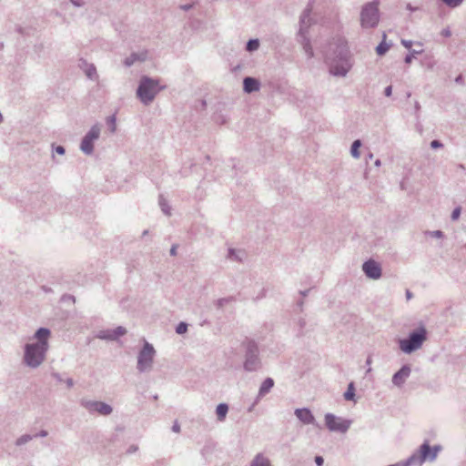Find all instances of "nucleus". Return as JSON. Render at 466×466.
<instances>
[{
    "label": "nucleus",
    "mask_w": 466,
    "mask_h": 466,
    "mask_svg": "<svg viewBox=\"0 0 466 466\" xmlns=\"http://www.w3.org/2000/svg\"><path fill=\"white\" fill-rule=\"evenodd\" d=\"M147 233H148V231H147V230H145V231L143 232V236L147 235Z\"/></svg>",
    "instance_id": "nucleus-61"
},
{
    "label": "nucleus",
    "mask_w": 466,
    "mask_h": 466,
    "mask_svg": "<svg viewBox=\"0 0 466 466\" xmlns=\"http://www.w3.org/2000/svg\"><path fill=\"white\" fill-rule=\"evenodd\" d=\"M366 364L369 365V366L371 364V358L370 357H368V359L366 360Z\"/></svg>",
    "instance_id": "nucleus-58"
},
{
    "label": "nucleus",
    "mask_w": 466,
    "mask_h": 466,
    "mask_svg": "<svg viewBox=\"0 0 466 466\" xmlns=\"http://www.w3.org/2000/svg\"><path fill=\"white\" fill-rule=\"evenodd\" d=\"M431 234H432V236H434L436 238H441L443 235L442 231H441V230H435Z\"/></svg>",
    "instance_id": "nucleus-48"
},
{
    "label": "nucleus",
    "mask_w": 466,
    "mask_h": 466,
    "mask_svg": "<svg viewBox=\"0 0 466 466\" xmlns=\"http://www.w3.org/2000/svg\"><path fill=\"white\" fill-rule=\"evenodd\" d=\"M297 41L301 45L303 51L307 55L308 58L314 56L313 48L310 44L309 36L297 37Z\"/></svg>",
    "instance_id": "nucleus-21"
},
{
    "label": "nucleus",
    "mask_w": 466,
    "mask_h": 466,
    "mask_svg": "<svg viewBox=\"0 0 466 466\" xmlns=\"http://www.w3.org/2000/svg\"><path fill=\"white\" fill-rule=\"evenodd\" d=\"M329 72L334 76L345 77L352 67V59L347 43L339 39L332 54L326 56Z\"/></svg>",
    "instance_id": "nucleus-1"
},
{
    "label": "nucleus",
    "mask_w": 466,
    "mask_h": 466,
    "mask_svg": "<svg viewBox=\"0 0 466 466\" xmlns=\"http://www.w3.org/2000/svg\"><path fill=\"white\" fill-rule=\"evenodd\" d=\"M361 147V141L360 139L355 140L350 147V154L352 157L358 159L360 157V147Z\"/></svg>",
    "instance_id": "nucleus-25"
},
{
    "label": "nucleus",
    "mask_w": 466,
    "mask_h": 466,
    "mask_svg": "<svg viewBox=\"0 0 466 466\" xmlns=\"http://www.w3.org/2000/svg\"><path fill=\"white\" fill-rule=\"evenodd\" d=\"M442 146H443L442 143L441 141H439V140H432L431 142V147L433 149H437V148L442 147Z\"/></svg>",
    "instance_id": "nucleus-36"
},
{
    "label": "nucleus",
    "mask_w": 466,
    "mask_h": 466,
    "mask_svg": "<svg viewBox=\"0 0 466 466\" xmlns=\"http://www.w3.org/2000/svg\"><path fill=\"white\" fill-rule=\"evenodd\" d=\"M355 397V389L353 382H350L348 386L346 392L344 393V398L347 400H352Z\"/></svg>",
    "instance_id": "nucleus-27"
},
{
    "label": "nucleus",
    "mask_w": 466,
    "mask_h": 466,
    "mask_svg": "<svg viewBox=\"0 0 466 466\" xmlns=\"http://www.w3.org/2000/svg\"><path fill=\"white\" fill-rule=\"evenodd\" d=\"M250 466H272L269 459L262 453H258L252 461Z\"/></svg>",
    "instance_id": "nucleus-23"
},
{
    "label": "nucleus",
    "mask_w": 466,
    "mask_h": 466,
    "mask_svg": "<svg viewBox=\"0 0 466 466\" xmlns=\"http://www.w3.org/2000/svg\"><path fill=\"white\" fill-rule=\"evenodd\" d=\"M49 336L50 330L48 329L40 328L34 336L37 342L25 345L24 361L28 367L35 369L43 363L48 350L47 339Z\"/></svg>",
    "instance_id": "nucleus-2"
},
{
    "label": "nucleus",
    "mask_w": 466,
    "mask_h": 466,
    "mask_svg": "<svg viewBox=\"0 0 466 466\" xmlns=\"http://www.w3.org/2000/svg\"><path fill=\"white\" fill-rule=\"evenodd\" d=\"M172 431H173L174 432H177V433L180 432V425L178 424V422H177V421H175V422H174V424H173V426H172Z\"/></svg>",
    "instance_id": "nucleus-44"
},
{
    "label": "nucleus",
    "mask_w": 466,
    "mask_h": 466,
    "mask_svg": "<svg viewBox=\"0 0 466 466\" xmlns=\"http://www.w3.org/2000/svg\"><path fill=\"white\" fill-rule=\"evenodd\" d=\"M66 383H67V386H68V387H72V386H73V380H72V379H68V380H66Z\"/></svg>",
    "instance_id": "nucleus-54"
},
{
    "label": "nucleus",
    "mask_w": 466,
    "mask_h": 466,
    "mask_svg": "<svg viewBox=\"0 0 466 466\" xmlns=\"http://www.w3.org/2000/svg\"><path fill=\"white\" fill-rule=\"evenodd\" d=\"M455 82L459 85H462L463 84V77L461 75H459L456 78H455Z\"/></svg>",
    "instance_id": "nucleus-47"
},
{
    "label": "nucleus",
    "mask_w": 466,
    "mask_h": 466,
    "mask_svg": "<svg viewBox=\"0 0 466 466\" xmlns=\"http://www.w3.org/2000/svg\"><path fill=\"white\" fill-rule=\"evenodd\" d=\"M228 411V406L226 403H220L217 406L216 414L218 420L224 421Z\"/></svg>",
    "instance_id": "nucleus-24"
},
{
    "label": "nucleus",
    "mask_w": 466,
    "mask_h": 466,
    "mask_svg": "<svg viewBox=\"0 0 466 466\" xmlns=\"http://www.w3.org/2000/svg\"><path fill=\"white\" fill-rule=\"evenodd\" d=\"M421 53H422V49H420V50L413 49V50H411L410 52V54L405 56V59H404L405 63L410 64L412 62L413 57L416 55H420Z\"/></svg>",
    "instance_id": "nucleus-33"
},
{
    "label": "nucleus",
    "mask_w": 466,
    "mask_h": 466,
    "mask_svg": "<svg viewBox=\"0 0 466 466\" xmlns=\"http://www.w3.org/2000/svg\"><path fill=\"white\" fill-rule=\"evenodd\" d=\"M412 44H413V42H412L411 40H406V39H402V40H401V45H402L404 47L408 48V49H410V48H411Z\"/></svg>",
    "instance_id": "nucleus-37"
},
{
    "label": "nucleus",
    "mask_w": 466,
    "mask_h": 466,
    "mask_svg": "<svg viewBox=\"0 0 466 466\" xmlns=\"http://www.w3.org/2000/svg\"><path fill=\"white\" fill-rule=\"evenodd\" d=\"M3 119H4V118H3V116H2V114L0 113V124L3 122Z\"/></svg>",
    "instance_id": "nucleus-60"
},
{
    "label": "nucleus",
    "mask_w": 466,
    "mask_h": 466,
    "mask_svg": "<svg viewBox=\"0 0 466 466\" xmlns=\"http://www.w3.org/2000/svg\"><path fill=\"white\" fill-rule=\"evenodd\" d=\"M458 168L461 169V170H465V167L463 164H459L458 165Z\"/></svg>",
    "instance_id": "nucleus-56"
},
{
    "label": "nucleus",
    "mask_w": 466,
    "mask_h": 466,
    "mask_svg": "<svg viewBox=\"0 0 466 466\" xmlns=\"http://www.w3.org/2000/svg\"><path fill=\"white\" fill-rule=\"evenodd\" d=\"M260 83L258 79L251 76H246L243 79V89L246 93L250 94L258 91Z\"/></svg>",
    "instance_id": "nucleus-18"
},
{
    "label": "nucleus",
    "mask_w": 466,
    "mask_h": 466,
    "mask_svg": "<svg viewBox=\"0 0 466 466\" xmlns=\"http://www.w3.org/2000/svg\"><path fill=\"white\" fill-rule=\"evenodd\" d=\"M296 417L304 424L313 425L319 428V424L316 421L315 417L308 408L296 409L294 411Z\"/></svg>",
    "instance_id": "nucleus-15"
},
{
    "label": "nucleus",
    "mask_w": 466,
    "mask_h": 466,
    "mask_svg": "<svg viewBox=\"0 0 466 466\" xmlns=\"http://www.w3.org/2000/svg\"><path fill=\"white\" fill-rule=\"evenodd\" d=\"M48 435V432L46 430H41L38 433H36L35 435H34L33 437L34 438H36V437H41V438H45Z\"/></svg>",
    "instance_id": "nucleus-39"
},
{
    "label": "nucleus",
    "mask_w": 466,
    "mask_h": 466,
    "mask_svg": "<svg viewBox=\"0 0 466 466\" xmlns=\"http://www.w3.org/2000/svg\"><path fill=\"white\" fill-rule=\"evenodd\" d=\"M411 369L409 365H403L397 372L392 376V383L394 386L400 388L403 386L407 379L410 377Z\"/></svg>",
    "instance_id": "nucleus-16"
},
{
    "label": "nucleus",
    "mask_w": 466,
    "mask_h": 466,
    "mask_svg": "<svg viewBox=\"0 0 466 466\" xmlns=\"http://www.w3.org/2000/svg\"><path fill=\"white\" fill-rule=\"evenodd\" d=\"M258 402V401H257V400H256V401H255L251 406H249V408H248V410L249 412H250V411H252V410H253L254 406H255Z\"/></svg>",
    "instance_id": "nucleus-55"
},
{
    "label": "nucleus",
    "mask_w": 466,
    "mask_h": 466,
    "mask_svg": "<svg viewBox=\"0 0 466 466\" xmlns=\"http://www.w3.org/2000/svg\"><path fill=\"white\" fill-rule=\"evenodd\" d=\"M245 258V252L241 249L228 248L227 258L231 261L241 262Z\"/></svg>",
    "instance_id": "nucleus-22"
},
{
    "label": "nucleus",
    "mask_w": 466,
    "mask_h": 466,
    "mask_svg": "<svg viewBox=\"0 0 466 466\" xmlns=\"http://www.w3.org/2000/svg\"><path fill=\"white\" fill-rule=\"evenodd\" d=\"M187 325L185 322H180L176 328V332L177 334H183V333L187 332Z\"/></svg>",
    "instance_id": "nucleus-34"
},
{
    "label": "nucleus",
    "mask_w": 466,
    "mask_h": 466,
    "mask_svg": "<svg viewBox=\"0 0 466 466\" xmlns=\"http://www.w3.org/2000/svg\"><path fill=\"white\" fill-rule=\"evenodd\" d=\"M443 35H446V36H450L451 35V32L449 30H445V31H443Z\"/></svg>",
    "instance_id": "nucleus-57"
},
{
    "label": "nucleus",
    "mask_w": 466,
    "mask_h": 466,
    "mask_svg": "<svg viewBox=\"0 0 466 466\" xmlns=\"http://www.w3.org/2000/svg\"><path fill=\"white\" fill-rule=\"evenodd\" d=\"M193 7V5L192 4H186V5H180V8L184 11H188L190 10L191 8Z\"/></svg>",
    "instance_id": "nucleus-45"
},
{
    "label": "nucleus",
    "mask_w": 466,
    "mask_h": 466,
    "mask_svg": "<svg viewBox=\"0 0 466 466\" xmlns=\"http://www.w3.org/2000/svg\"><path fill=\"white\" fill-rule=\"evenodd\" d=\"M147 58V52H141V53H132L129 56H127L124 60V65L127 67L133 66L136 62L140 61L143 62Z\"/></svg>",
    "instance_id": "nucleus-19"
},
{
    "label": "nucleus",
    "mask_w": 466,
    "mask_h": 466,
    "mask_svg": "<svg viewBox=\"0 0 466 466\" xmlns=\"http://www.w3.org/2000/svg\"><path fill=\"white\" fill-rule=\"evenodd\" d=\"M34 439L33 435H30V434H24L22 436H20L16 441H15V445L16 446H22V445H25L26 444L28 441H32Z\"/></svg>",
    "instance_id": "nucleus-28"
},
{
    "label": "nucleus",
    "mask_w": 466,
    "mask_h": 466,
    "mask_svg": "<svg viewBox=\"0 0 466 466\" xmlns=\"http://www.w3.org/2000/svg\"><path fill=\"white\" fill-rule=\"evenodd\" d=\"M325 425L329 431L346 433L352 424V420L338 417L333 413L325 414Z\"/></svg>",
    "instance_id": "nucleus-9"
},
{
    "label": "nucleus",
    "mask_w": 466,
    "mask_h": 466,
    "mask_svg": "<svg viewBox=\"0 0 466 466\" xmlns=\"http://www.w3.org/2000/svg\"><path fill=\"white\" fill-rule=\"evenodd\" d=\"M227 302H228V299H219L217 301V305L218 308H222Z\"/></svg>",
    "instance_id": "nucleus-40"
},
{
    "label": "nucleus",
    "mask_w": 466,
    "mask_h": 466,
    "mask_svg": "<svg viewBox=\"0 0 466 466\" xmlns=\"http://www.w3.org/2000/svg\"><path fill=\"white\" fill-rule=\"evenodd\" d=\"M78 66L84 71L87 78L90 80H97L98 75L94 64H90L86 59L81 58Z\"/></svg>",
    "instance_id": "nucleus-17"
},
{
    "label": "nucleus",
    "mask_w": 466,
    "mask_h": 466,
    "mask_svg": "<svg viewBox=\"0 0 466 466\" xmlns=\"http://www.w3.org/2000/svg\"><path fill=\"white\" fill-rule=\"evenodd\" d=\"M406 8L410 11H415L417 8L413 7L410 4H408Z\"/></svg>",
    "instance_id": "nucleus-51"
},
{
    "label": "nucleus",
    "mask_w": 466,
    "mask_h": 466,
    "mask_svg": "<svg viewBox=\"0 0 466 466\" xmlns=\"http://www.w3.org/2000/svg\"><path fill=\"white\" fill-rule=\"evenodd\" d=\"M165 88L166 86H161L159 79L143 76L139 80L137 96L143 105L148 106L154 101L157 95Z\"/></svg>",
    "instance_id": "nucleus-3"
},
{
    "label": "nucleus",
    "mask_w": 466,
    "mask_h": 466,
    "mask_svg": "<svg viewBox=\"0 0 466 466\" xmlns=\"http://www.w3.org/2000/svg\"><path fill=\"white\" fill-rule=\"evenodd\" d=\"M390 45L382 41L380 43V45L376 47V52L379 56H383L386 54V52L389 50Z\"/></svg>",
    "instance_id": "nucleus-30"
},
{
    "label": "nucleus",
    "mask_w": 466,
    "mask_h": 466,
    "mask_svg": "<svg viewBox=\"0 0 466 466\" xmlns=\"http://www.w3.org/2000/svg\"><path fill=\"white\" fill-rule=\"evenodd\" d=\"M427 329L424 326L410 332L406 339L399 340L400 350L405 354H411L412 352L420 350L423 343L427 340Z\"/></svg>",
    "instance_id": "nucleus-5"
},
{
    "label": "nucleus",
    "mask_w": 466,
    "mask_h": 466,
    "mask_svg": "<svg viewBox=\"0 0 466 466\" xmlns=\"http://www.w3.org/2000/svg\"><path fill=\"white\" fill-rule=\"evenodd\" d=\"M412 297H413V294L409 289H407L406 290V298H407V299H410Z\"/></svg>",
    "instance_id": "nucleus-50"
},
{
    "label": "nucleus",
    "mask_w": 466,
    "mask_h": 466,
    "mask_svg": "<svg viewBox=\"0 0 466 466\" xmlns=\"http://www.w3.org/2000/svg\"><path fill=\"white\" fill-rule=\"evenodd\" d=\"M127 334V329L119 326L113 329H104L100 330L96 334V338L104 340L115 341L117 340L120 337Z\"/></svg>",
    "instance_id": "nucleus-14"
},
{
    "label": "nucleus",
    "mask_w": 466,
    "mask_h": 466,
    "mask_svg": "<svg viewBox=\"0 0 466 466\" xmlns=\"http://www.w3.org/2000/svg\"><path fill=\"white\" fill-rule=\"evenodd\" d=\"M106 123L109 127L110 132L115 133L116 130V117L115 115H112L106 118Z\"/></svg>",
    "instance_id": "nucleus-29"
},
{
    "label": "nucleus",
    "mask_w": 466,
    "mask_h": 466,
    "mask_svg": "<svg viewBox=\"0 0 466 466\" xmlns=\"http://www.w3.org/2000/svg\"><path fill=\"white\" fill-rule=\"evenodd\" d=\"M75 6L81 7L85 5L83 0H69Z\"/></svg>",
    "instance_id": "nucleus-38"
},
{
    "label": "nucleus",
    "mask_w": 466,
    "mask_h": 466,
    "mask_svg": "<svg viewBox=\"0 0 466 466\" xmlns=\"http://www.w3.org/2000/svg\"><path fill=\"white\" fill-rule=\"evenodd\" d=\"M315 462L318 466H322L324 463V459L321 456H316Z\"/></svg>",
    "instance_id": "nucleus-41"
},
{
    "label": "nucleus",
    "mask_w": 466,
    "mask_h": 466,
    "mask_svg": "<svg viewBox=\"0 0 466 466\" xmlns=\"http://www.w3.org/2000/svg\"><path fill=\"white\" fill-rule=\"evenodd\" d=\"M392 94V86H388L385 89H384V95L386 96H390Z\"/></svg>",
    "instance_id": "nucleus-43"
},
{
    "label": "nucleus",
    "mask_w": 466,
    "mask_h": 466,
    "mask_svg": "<svg viewBox=\"0 0 466 466\" xmlns=\"http://www.w3.org/2000/svg\"><path fill=\"white\" fill-rule=\"evenodd\" d=\"M80 405L88 412H96L102 416H108L113 412V408L109 404L103 401L82 399L80 400Z\"/></svg>",
    "instance_id": "nucleus-11"
},
{
    "label": "nucleus",
    "mask_w": 466,
    "mask_h": 466,
    "mask_svg": "<svg viewBox=\"0 0 466 466\" xmlns=\"http://www.w3.org/2000/svg\"><path fill=\"white\" fill-rule=\"evenodd\" d=\"M55 151L59 155H64L66 152L65 147L62 146L56 147Z\"/></svg>",
    "instance_id": "nucleus-42"
},
{
    "label": "nucleus",
    "mask_w": 466,
    "mask_h": 466,
    "mask_svg": "<svg viewBox=\"0 0 466 466\" xmlns=\"http://www.w3.org/2000/svg\"><path fill=\"white\" fill-rule=\"evenodd\" d=\"M158 204L160 206L162 212L165 215H167V216L171 215L170 207L168 206L167 200L162 195L159 196Z\"/></svg>",
    "instance_id": "nucleus-26"
},
{
    "label": "nucleus",
    "mask_w": 466,
    "mask_h": 466,
    "mask_svg": "<svg viewBox=\"0 0 466 466\" xmlns=\"http://www.w3.org/2000/svg\"><path fill=\"white\" fill-rule=\"evenodd\" d=\"M442 3H444L447 6L451 8H455L460 6L464 0H441Z\"/></svg>",
    "instance_id": "nucleus-32"
},
{
    "label": "nucleus",
    "mask_w": 466,
    "mask_h": 466,
    "mask_svg": "<svg viewBox=\"0 0 466 466\" xmlns=\"http://www.w3.org/2000/svg\"><path fill=\"white\" fill-rule=\"evenodd\" d=\"M362 270L367 278L370 279H379L382 275V269L377 261L369 259L362 264Z\"/></svg>",
    "instance_id": "nucleus-13"
},
{
    "label": "nucleus",
    "mask_w": 466,
    "mask_h": 466,
    "mask_svg": "<svg viewBox=\"0 0 466 466\" xmlns=\"http://www.w3.org/2000/svg\"><path fill=\"white\" fill-rule=\"evenodd\" d=\"M155 355L156 350L153 345L146 341L137 356V370L141 373L151 371L153 369Z\"/></svg>",
    "instance_id": "nucleus-7"
},
{
    "label": "nucleus",
    "mask_w": 466,
    "mask_h": 466,
    "mask_svg": "<svg viewBox=\"0 0 466 466\" xmlns=\"http://www.w3.org/2000/svg\"><path fill=\"white\" fill-rule=\"evenodd\" d=\"M461 210L460 207L453 209L451 215V220H457L460 218Z\"/></svg>",
    "instance_id": "nucleus-35"
},
{
    "label": "nucleus",
    "mask_w": 466,
    "mask_h": 466,
    "mask_svg": "<svg viewBox=\"0 0 466 466\" xmlns=\"http://www.w3.org/2000/svg\"><path fill=\"white\" fill-rule=\"evenodd\" d=\"M309 292V289H306V290H301L299 293L301 294V296L306 297V296H308Z\"/></svg>",
    "instance_id": "nucleus-52"
},
{
    "label": "nucleus",
    "mask_w": 466,
    "mask_h": 466,
    "mask_svg": "<svg viewBox=\"0 0 466 466\" xmlns=\"http://www.w3.org/2000/svg\"><path fill=\"white\" fill-rule=\"evenodd\" d=\"M137 449H138V448H137V446H136V445H132V446H130V447L128 448L127 452H128V453L135 452V451H137Z\"/></svg>",
    "instance_id": "nucleus-49"
},
{
    "label": "nucleus",
    "mask_w": 466,
    "mask_h": 466,
    "mask_svg": "<svg viewBox=\"0 0 466 466\" xmlns=\"http://www.w3.org/2000/svg\"><path fill=\"white\" fill-rule=\"evenodd\" d=\"M177 244H174L172 245L171 248H170V255L171 256H176L177 255Z\"/></svg>",
    "instance_id": "nucleus-46"
},
{
    "label": "nucleus",
    "mask_w": 466,
    "mask_h": 466,
    "mask_svg": "<svg viewBox=\"0 0 466 466\" xmlns=\"http://www.w3.org/2000/svg\"><path fill=\"white\" fill-rule=\"evenodd\" d=\"M258 46H259V42L258 39H250L247 43L246 48L248 51L252 52V51L257 50L258 48Z\"/></svg>",
    "instance_id": "nucleus-31"
},
{
    "label": "nucleus",
    "mask_w": 466,
    "mask_h": 466,
    "mask_svg": "<svg viewBox=\"0 0 466 466\" xmlns=\"http://www.w3.org/2000/svg\"><path fill=\"white\" fill-rule=\"evenodd\" d=\"M378 2L367 3L360 12V25L362 28H374L380 21Z\"/></svg>",
    "instance_id": "nucleus-6"
},
{
    "label": "nucleus",
    "mask_w": 466,
    "mask_h": 466,
    "mask_svg": "<svg viewBox=\"0 0 466 466\" xmlns=\"http://www.w3.org/2000/svg\"><path fill=\"white\" fill-rule=\"evenodd\" d=\"M368 158H369V159H372V158H373V154H372V153H369V155H368Z\"/></svg>",
    "instance_id": "nucleus-59"
},
{
    "label": "nucleus",
    "mask_w": 466,
    "mask_h": 466,
    "mask_svg": "<svg viewBox=\"0 0 466 466\" xmlns=\"http://www.w3.org/2000/svg\"><path fill=\"white\" fill-rule=\"evenodd\" d=\"M273 386L274 380L271 378H267L266 380H264V381L261 383L259 387L257 401H259L260 398L268 394L271 390Z\"/></svg>",
    "instance_id": "nucleus-20"
},
{
    "label": "nucleus",
    "mask_w": 466,
    "mask_h": 466,
    "mask_svg": "<svg viewBox=\"0 0 466 466\" xmlns=\"http://www.w3.org/2000/svg\"><path fill=\"white\" fill-rule=\"evenodd\" d=\"M101 127L99 124L91 127L89 131L84 136L80 144L81 151L89 156L94 152V142L100 137Z\"/></svg>",
    "instance_id": "nucleus-10"
},
{
    "label": "nucleus",
    "mask_w": 466,
    "mask_h": 466,
    "mask_svg": "<svg viewBox=\"0 0 466 466\" xmlns=\"http://www.w3.org/2000/svg\"><path fill=\"white\" fill-rule=\"evenodd\" d=\"M374 165L375 167H379L381 166V161L380 159H377L375 162H374Z\"/></svg>",
    "instance_id": "nucleus-53"
},
{
    "label": "nucleus",
    "mask_w": 466,
    "mask_h": 466,
    "mask_svg": "<svg viewBox=\"0 0 466 466\" xmlns=\"http://www.w3.org/2000/svg\"><path fill=\"white\" fill-rule=\"evenodd\" d=\"M312 7L309 5L302 12L299 17V28L297 34V37L309 36V29L313 24V20L310 17Z\"/></svg>",
    "instance_id": "nucleus-12"
},
{
    "label": "nucleus",
    "mask_w": 466,
    "mask_h": 466,
    "mask_svg": "<svg viewBox=\"0 0 466 466\" xmlns=\"http://www.w3.org/2000/svg\"><path fill=\"white\" fill-rule=\"evenodd\" d=\"M259 368L258 347L255 341L249 340L246 347L244 369L247 371H256Z\"/></svg>",
    "instance_id": "nucleus-8"
},
{
    "label": "nucleus",
    "mask_w": 466,
    "mask_h": 466,
    "mask_svg": "<svg viewBox=\"0 0 466 466\" xmlns=\"http://www.w3.org/2000/svg\"><path fill=\"white\" fill-rule=\"evenodd\" d=\"M441 450L440 445L431 448L428 441L420 445V449L411 454L406 461H399L389 466H421L425 461H433L436 460L438 452Z\"/></svg>",
    "instance_id": "nucleus-4"
}]
</instances>
